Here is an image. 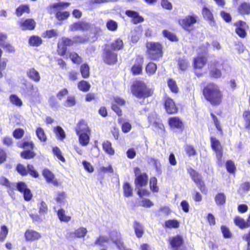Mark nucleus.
Returning a JSON list of instances; mask_svg holds the SVG:
<instances>
[{
  "instance_id": "obj_56",
  "label": "nucleus",
  "mask_w": 250,
  "mask_h": 250,
  "mask_svg": "<svg viewBox=\"0 0 250 250\" xmlns=\"http://www.w3.org/2000/svg\"><path fill=\"white\" fill-rule=\"evenodd\" d=\"M70 16V13L68 11H58L55 14L56 18L59 21H62L66 20Z\"/></svg>"
},
{
  "instance_id": "obj_40",
  "label": "nucleus",
  "mask_w": 250,
  "mask_h": 250,
  "mask_svg": "<svg viewBox=\"0 0 250 250\" xmlns=\"http://www.w3.org/2000/svg\"><path fill=\"white\" fill-rule=\"evenodd\" d=\"M34 149H26L21 152V157L25 160H30L35 157L37 154Z\"/></svg>"
},
{
  "instance_id": "obj_7",
  "label": "nucleus",
  "mask_w": 250,
  "mask_h": 250,
  "mask_svg": "<svg viewBox=\"0 0 250 250\" xmlns=\"http://www.w3.org/2000/svg\"><path fill=\"white\" fill-rule=\"evenodd\" d=\"M103 61L106 64L111 65L118 62V54L111 50L107 44L104 45L102 56Z\"/></svg>"
},
{
  "instance_id": "obj_32",
  "label": "nucleus",
  "mask_w": 250,
  "mask_h": 250,
  "mask_svg": "<svg viewBox=\"0 0 250 250\" xmlns=\"http://www.w3.org/2000/svg\"><path fill=\"white\" fill-rule=\"evenodd\" d=\"M27 77L32 81L38 83L41 80L39 72L34 68L29 69L26 72Z\"/></svg>"
},
{
  "instance_id": "obj_59",
  "label": "nucleus",
  "mask_w": 250,
  "mask_h": 250,
  "mask_svg": "<svg viewBox=\"0 0 250 250\" xmlns=\"http://www.w3.org/2000/svg\"><path fill=\"white\" fill-rule=\"evenodd\" d=\"M66 198V192L64 191H61L58 193L57 197L55 198V200L57 204H59L61 205L62 204H64L65 203Z\"/></svg>"
},
{
  "instance_id": "obj_42",
  "label": "nucleus",
  "mask_w": 250,
  "mask_h": 250,
  "mask_svg": "<svg viewBox=\"0 0 250 250\" xmlns=\"http://www.w3.org/2000/svg\"><path fill=\"white\" fill-rule=\"evenodd\" d=\"M68 57L73 63L80 64L83 62L82 58L76 52H70Z\"/></svg>"
},
{
  "instance_id": "obj_14",
  "label": "nucleus",
  "mask_w": 250,
  "mask_h": 250,
  "mask_svg": "<svg viewBox=\"0 0 250 250\" xmlns=\"http://www.w3.org/2000/svg\"><path fill=\"white\" fill-rule=\"evenodd\" d=\"M235 27V32L240 38H245L247 36L246 28H248V25L245 21L239 20L233 24Z\"/></svg>"
},
{
  "instance_id": "obj_8",
  "label": "nucleus",
  "mask_w": 250,
  "mask_h": 250,
  "mask_svg": "<svg viewBox=\"0 0 250 250\" xmlns=\"http://www.w3.org/2000/svg\"><path fill=\"white\" fill-rule=\"evenodd\" d=\"M210 146L212 149L215 152L217 159V164L221 166L223 164V148L220 142L214 137L210 138Z\"/></svg>"
},
{
  "instance_id": "obj_34",
  "label": "nucleus",
  "mask_w": 250,
  "mask_h": 250,
  "mask_svg": "<svg viewBox=\"0 0 250 250\" xmlns=\"http://www.w3.org/2000/svg\"><path fill=\"white\" fill-rule=\"evenodd\" d=\"M162 35L164 38L167 39L170 42H177L179 41V39L176 34L173 33L168 30H163L162 31Z\"/></svg>"
},
{
  "instance_id": "obj_36",
  "label": "nucleus",
  "mask_w": 250,
  "mask_h": 250,
  "mask_svg": "<svg viewBox=\"0 0 250 250\" xmlns=\"http://www.w3.org/2000/svg\"><path fill=\"white\" fill-rule=\"evenodd\" d=\"M178 65L179 69L182 71H186L190 67L189 61L185 58H180L178 60Z\"/></svg>"
},
{
  "instance_id": "obj_19",
  "label": "nucleus",
  "mask_w": 250,
  "mask_h": 250,
  "mask_svg": "<svg viewBox=\"0 0 250 250\" xmlns=\"http://www.w3.org/2000/svg\"><path fill=\"white\" fill-rule=\"evenodd\" d=\"M208 61L205 56L198 55L193 58V68L194 70L202 69L206 64Z\"/></svg>"
},
{
  "instance_id": "obj_49",
  "label": "nucleus",
  "mask_w": 250,
  "mask_h": 250,
  "mask_svg": "<svg viewBox=\"0 0 250 250\" xmlns=\"http://www.w3.org/2000/svg\"><path fill=\"white\" fill-rule=\"evenodd\" d=\"M36 135L39 140L42 142H45L47 140V136L44 130L41 127H38L36 130Z\"/></svg>"
},
{
  "instance_id": "obj_50",
  "label": "nucleus",
  "mask_w": 250,
  "mask_h": 250,
  "mask_svg": "<svg viewBox=\"0 0 250 250\" xmlns=\"http://www.w3.org/2000/svg\"><path fill=\"white\" fill-rule=\"evenodd\" d=\"M9 101L12 104L18 107H21L23 104L22 100L16 94L10 95Z\"/></svg>"
},
{
  "instance_id": "obj_57",
  "label": "nucleus",
  "mask_w": 250,
  "mask_h": 250,
  "mask_svg": "<svg viewBox=\"0 0 250 250\" xmlns=\"http://www.w3.org/2000/svg\"><path fill=\"white\" fill-rule=\"evenodd\" d=\"M87 232V231L85 228L80 227L74 231V235L76 238H83L85 236Z\"/></svg>"
},
{
  "instance_id": "obj_54",
  "label": "nucleus",
  "mask_w": 250,
  "mask_h": 250,
  "mask_svg": "<svg viewBox=\"0 0 250 250\" xmlns=\"http://www.w3.org/2000/svg\"><path fill=\"white\" fill-rule=\"evenodd\" d=\"M226 168L228 173L234 174L235 173L236 168L234 163L232 160H227L226 163Z\"/></svg>"
},
{
  "instance_id": "obj_43",
  "label": "nucleus",
  "mask_w": 250,
  "mask_h": 250,
  "mask_svg": "<svg viewBox=\"0 0 250 250\" xmlns=\"http://www.w3.org/2000/svg\"><path fill=\"white\" fill-rule=\"evenodd\" d=\"M80 71L83 78L86 79L90 76V67L87 63H85L82 64L80 66Z\"/></svg>"
},
{
  "instance_id": "obj_61",
  "label": "nucleus",
  "mask_w": 250,
  "mask_h": 250,
  "mask_svg": "<svg viewBox=\"0 0 250 250\" xmlns=\"http://www.w3.org/2000/svg\"><path fill=\"white\" fill-rule=\"evenodd\" d=\"M27 168H28V174L34 178H38L39 177V173L36 170L33 165L31 164H27Z\"/></svg>"
},
{
  "instance_id": "obj_1",
  "label": "nucleus",
  "mask_w": 250,
  "mask_h": 250,
  "mask_svg": "<svg viewBox=\"0 0 250 250\" xmlns=\"http://www.w3.org/2000/svg\"><path fill=\"white\" fill-rule=\"evenodd\" d=\"M203 95L205 100L212 106H218L223 101V92L220 87L213 83H209L204 87Z\"/></svg>"
},
{
  "instance_id": "obj_51",
  "label": "nucleus",
  "mask_w": 250,
  "mask_h": 250,
  "mask_svg": "<svg viewBox=\"0 0 250 250\" xmlns=\"http://www.w3.org/2000/svg\"><path fill=\"white\" fill-rule=\"evenodd\" d=\"M167 83L168 88L172 93H177L178 92L179 88L174 80L169 78L167 80Z\"/></svg>"
},
{
  "instance_id": "obj_64",
  "label": "nucleus",
  "mask_w": 250,
  "mask_h": 250,
  "mask_svg": "<svg viewBox=\"0 0 250 250\" xmlns=\"http://www.w3.org/2000/svg\"><path fill=\"white\" fill-rule=\"evenodd\" d=\"M53 154L57 157V158L62 162H65V159L62 155V151L60 148L58 146H55L52 149Z\"/></svg>"
},
{
  "instance_id": "obj_18",
  "label": "nucleus",
  "mask_w": 250,
  "mask_h": 250,
  "mask_svg": "<svg viewBox=\"0 0 250 250\" xmlns=\"http://www.w3.org/2000/svg\"><path fill=\"white\" fill-rule=\"evenodd\" d=\"M90 28V24L85 21H77L70 26V30L72 32L77 31H87Z\"/></svg>"
},
{
  "instance_id": "obj_47",
  "label": "nucleus",
  "mask_w": 250,
  "mask_h": 250,
  "mask_svg": "<svg viewBox=\"0 0 250 250\" xmlns=\"http://www.w3.org/2000/svg\"><path fill=\"white\" fill-rule=\"evenodd\" d=\"M157 69V65L153 62H149L146 66V73L151 76L155 73Z\"/></svg>"
},
{
  "instance_id": "obj_16",
  "label": "nucleus",
  "mask_w": 250,
  "mask_h": 250,
  "mask_svg": "<svg viewBox=\"0 0 250 250\" xmlns=\"http://www.w3.org/2000/svg\"><path fill=\"white\" fill-rule=\"evenodd\" d=\"M20 28L22 31L25 30H33L36 26L35 21L32 18L26 19L25 20L21 19L18 23Z\"/></svg>"
},
{
  "instance_id": "obj_46",
  "label": "nucleus",
  "mask_w": 250,
  "mask_h": 250,
  "mask_svg": "<svg viewBox=\"0 0 250 250\" xmlns=\"http://www.w3.org/2000/svg\"><path fill=\"white\" fill-rule=\"evenodd\" d=\"M214 200L217 205L223 206L226 202V196L224 193H218L215 195Z\"/></svg>"
},
{
  "instance_id": "obj_45",
  "label": "nucleus",
  "mask_w": 250,
  "mask_h": 250,
  "mask_svg": "<svg viewBox=\"0 0 250 250\" xmlns=\"http://www.w3.org/2000/svg\"><path fill=\"white\" fill-rule=\"evenodd\" d=\"M57 216L61 222H68L71 219V216L65 215V210L63 208L58 209Z\"/></svg>"
},
{
  "instance_id": "obj_23",
  "label": "nucleus",
  "mask_w": 250,
  "mask_h": 250,
  "mask_svg": "<svg viewBox=\"0 0 250 250\" xmlns=\"http://www.w3.org/2000/svg\"><path fill=\"white\" fill-rule=\"evenodd\" d=\"M211 66H212L209 70V75L211 78L218 79L222 76L221 70L218 67L219 66V63L217 61L211 62Z\"/></svg>"
},
{
  "instance_id": "obj_6",
  "label": "nucleus",
  "mask_w": 250,
  "mask_h": 250,
  "mask_svg": "<svg viewBox=\"0 0 250 250\" xmlns=\"http://www.w3.org/2000/svg\"><path fill=\"white\" fill-rule=\"evenodd\" d=\"M187 171L192 180L196 184L201 192L207 194L208 189L204 181L202 179L201 174L192 167L188 168Z\"/></svg>"
},
{
  "instance_id": "obj_11",
  "label": "nucleus",
  "mask_w": 250,
  "mask_h": 250,
  "mask_svg": "<svg viewBox=\"0 0 250 250\" xmlns=\"http://www.w3.org/2000/svg\"><path fill=\"white\" fill-rule=\"evenodd\" d=\"M133 62L130 71L133 75H140L143 73V68L144 63V58L138 55L135 58L132 59Z\"/></svg>"
},
{
  "instance_id": "obj_52",
  "label": "nucleus",
  "mask_w": 250,
  "mask_h": 250,
  "mask_svg": "<svg viewBox=\"0 0 250 250\" xmlns=\"http://www.w3.org/2000/svg\"><path fill=\"white\" fill-rule=\"evenodd\" d=\"M76 100L74 96H67L64 103V106L66 107H71L76 104Z\"/></svg>"
},
{
  "instance_id": "obj_37",
  "label": "nucleus",
  "mask_w": 250,
  "mask_h": 250,
  "mask_svg": "<svg viewBox=\"0 0 250 250\" xmlns=\"http://www.w3.org/2000/svg\"><path fill=\"white\" fill-rule=\"evenodd\" d=\"M180 222L176 219H169L165 222L163 227L166 229H178Z\"/></svg>"
},
{
  "instance_id": "obj_9",
  "label": "nucleus",
  "mask_w": 250,
  "mask_h": 250,
  "mask_svg": "<svg viewBox=\"0 0 250 250\" xmlns=\"http://www.w3.org/2000/svg\"><path fill=\"white\" fill-rule=\"evenodd\" d=\"M135 176L134 184L136 187L142 188L146 187L148 183V176L146 172H142L139 167H135L133 169Z\"/></svg>"
},
{
  "instance_id": "obj_20",
  "label": "nucleus",
  "mask_w": 250,
  "mask_h": 250,
  "mask_svg": "<svg viewBox=\"0 0 250 250\" xmlns=\"http://www.w3.org/2000/svg\"><path fill=\"white\" fill-rule=\"evenodd\" d=\"M125 14L129 18H131V21L135 24L141 23L144 21V18L140 16L138 12L131 10L125 11Z\"/></svg>"
},
{
  "instance_id": "obj_58",
  "label": "nucleus",
  "mask_w": 250,
  "mask_h": 250,
  "mask_svg": "<svg viewBox=\"0 0 250 250\" xmlns=\"http://www.w3.org/2000/svg\"><path fill=\"white\" fill-rule=\"evenodd\" d=\"M106 26L109 31L114 32L117 30L118 25L116 21L109 20L106 22Z\"/></svg>"
},
{
  "instance_id": "obj_39",
  "label": "nucleus",
  "mask_w": 250,
  "mask_h": 250,
  "mask_svg": "<svg viewBox=\"0 0 250 250\" xmlns=\"http://www.w3.org/2000/svg\"><path fill=\"white\" fill-rule=\"evenodd\" d=\"M24 13L29 14L30 13V7L27 4H21L16 9L15 14L18 17H21Z\"/></svg>"
},
{
  "instance_id": "obj_21",
  "label": "nucleus",
  "mask_w": 250,
  "mask_h": 250,
  "mask_svg": "<svg viewBox=\"0 0 250 250\" xmlns=\"http://www.w3.org/2000/svg\"><path fill=\"white\" fill-rule=\"evenodd\" d=\"M17 146L18 147L26 149H34L35 148V146L34 142L31 140V137L29 136V139L26 136V137L22 140L21 141L17 143Z\"/></svg>"
},
{
  "instance_id": "obj_13",
  "label": "nucleus",
  "mask_w": 250,
  "mask_h": 250,
  "mask_svg": "<svg viewBox=\"0 0 250 250\" xmlns=\"http://www.w3.org/2000/svg\"><path fill=\"white\" fill-rule=\"evenodd\" d=\"M164 108L168 114H174L178 112V108L173 99L165 97L163 100Z\"/></svg>"
},
{
  "instance_id": "obj_53",
  "label": "nucleus",
  "mask_w": 250,
  "mask_h": 250,
  "mask_svg": "<svg viewBox=\"0 0 250 250\" xmlns=\"http://www.w3.org/2000/svg\"><path fill=\"white\" fill-rule=\"evenodd\" d=\"M184 149L188 157L195 156L197 154L196 149L192 145H186L184 146Z\"/></svg>"
},
{
  "instance_id": "obj_12",
  "label": "nucleus",
  "mask_w": 250,
  "mask_h": 250,
  "mask_svg": "<svg viewBox=\"0 0 250 250\" xmlns=\"http://www.w3.org/2000/svg\"><path fill=\"white\" fill-rule=\"evenodd\" d=\"M16 188L18 191L23 194L25 201L28 202L32 199L33 194L25 183L22 181L17 182L16 183Z\"/></svg>"
},
{
  "instance_id": "obj_25",
  "label": "nucleus",
  "mask_w": 250,
  "mask_h": 250,
  "mask_svg": "<svg viewBox=\"0 0 250 250\" xmlns=\"http://www.w3.org/2000/svg\"><path fill=\"white\" fill-rule=\"evenodd\" d=\"M107 45L111 50L116 52L123 50L125 47L123 40L120 38L115 39L112 42Z\"/></svg>"
},
{
  "instance_id": "obj_55",
  "label": "nucleus",
  "mask_w": 250,
  "mask_h": 250,
  "mask_svg": "<svg viewBox=\"0 0 250 250\" xmlns=\"http://www.w3.org/2000/svg\"><path fill=\"white\" fill-rule=\"evenodd\" d=\"M150 189L153 192H158L159 188L157 186V179L155 177H152L149 180Z\"/></svg>"
},
{
  "instance_id": "obj_62",
  "label": "nucleus",
  "mask_w": 250,
  "mask_h": 250,
  "mask_svg": "<svg viewBox=\"0 0 250 250\" xmlns=\"http://www.w3.org/2000/svg\"><path fill=\"white\" fill-rule=\"evenodd\" d=\"M24 130L21 128L15 129L12 133L13 137L17 140L21 139L24 136Z\"/></svg>"
},
{
  "instance_id": "obj_10",
  "label": "nucleus",
  "mask_w": 250,
  "mask_h": 250,
  "mask_svg": "<svg viewBox=\"0 0 250 250\" xmlns=\"http://www.w3.org/2000/svg\"><path fill=\"white\" fill-rule=\"evenodd\" d=\"M198 20V17L196 15H188L183 18L179 19L178 23L183 29L190 32L192 26L197 22Z\"/></svg>"
},
{
  "instance_id": "obj_24",
  "label": "nucleus",
  "mask_w": 250,
  "mask_h": 250,
  "mask_svg": "<svg viewBox=\"0 0 250 250\" xmlns=\"http://www.w3.org/2000/svg\"><path fill=\"white\" fill-rule=\"evenodd\" d=\"M75 130L76 133L91 132V129L88 126L87 123L84 119H81L79 121Z\"/></svg>"
},
{
  "instance_id": "obj_3",
  "label": "nucleus",
  "mask_w": 250,
  "mask_h": 250,
  "mask_svg": "<svg viewBox=\"0 0 250 250\" xmlns=\"http://www.w3.org/2000/svg\"><path fill=\"white\" fill-rule=\"evenodd\" d=\"M87 41V39L83 37L77 35L73 38V40L69 38L62 37L61 42L57 44V54L62 57H64L68 51L67 46H71L74 44L83 43Z\"/></svg>"
},
{
  "instance_id": "obj_33",
  "label": "nucleus",
  "mask_w": 250,
  "mask_h": 250,
  "mask_svg": "<svg viewBox=\"0 0 250 250\" xmlns=\"http://www.w3.org/2000/svg\"><path fill=\"white\" fill-rule=\"evenodd\" d=\"M123 190L125 197L128 198L133 196V190L129 182H125L123 183Z\"/></svg>"
},
{
  "instance_id": "obj_2",
  "label": "nucleus",
  "mask_w": 250,
  "mask_h": 250,
  "mask_svg": "<svg viewBox=\"0 0 250 250\" xmlns=\"http://www.w3.org/2000/svg\"><path fill=\"white\" fill-rule=\"evenodd\" d=\"M132 94L139 99H146L153 96L154 88L149 87L144 81L136 79L130 86Z\"/></svg>"
},
{
  "instance_id": "obj_28",
  "label": "nucleus",
  "mask_w": 250,
  "mask_h": 250,
  "mask_svg": "<svg viewBox=\"0 0 250 250\" xmlns=\"http://www.w3.org/2000/svg\"><path fill=\"white\" fill-rule=\"evenodd\" d=\"M102 148L105 153L109 156H113L115 153L112 143L108 140L104 141L102 143Z\"/></svg>"
},
{
  "instance_id": "obj_60",
  "label": "nucleus",
  "mask_w": 250,
  "mask_h": 250,
  "mask_svg": "<svg viewBox=\"0 0 250 250\" xmlns=\"http://www.w3.org/2000/svg\"><path fill=\"white\" fill-rule=\"evenodd\" d=\"M202 15L204 18L208 20L213 21L214 20L213 16L210 10L206 7H204L202 11Z\"/></svg>"
},
{
  "instance_id": "obj_4",
  "label": "nucleus",
  "mask_w": 250,
  "mask_h": 250,
  "mask_svg": "<svg viewBox=\"0 0 250 250\" xmlns=\"http://www.w3.org/2000/svg\"><path fill=\"white\" fill-rule=\"evenodd\" d=\"M146 55L151 61H159L164 55V46L157 42H148L146 43Z\"/></svg>"
},
{
  "instance_id": "obj_15",
  "label": "nucleus",
  "mask_w": 250,
  "mask_h": 250,
  "mask_svg": "<svg viewBox=\"0 0 250 250\" xmlns=\"http://www.w3.org/2000/svg\"><path fill=\"white\" fill-rule=\"evenodd\" d=\"M167 123L171 129H176L183 131L185 129L184 124L179 117L174 116L169 117Z\"/></svg>"
},
{
  "instance_id": "obj_41",
  "label": "nucleus",
  "mask_w": 250,
  "mask_h": 250,
  "mask_svg": "<svg viewBox=\"0 0 250 250\" xmlns=\"http://www.w3.org/2000/svg\"><path fill=\"white\" fill-rule=\"evenodd\" d=\"M53 131L58 139L60 141H63L66 138V134L64 130L60 126H57L53 129Z\"/></svg>"
},
{
  "instance_id": "obj_26",
  "label": "nucleus",
  "mask_w": 250,
  "mask_h": 250,
  "mask_svg": "<svg viewBox=\"0 0 250 250\" xmlns=\"http://www.w3.org/2000/svg\"><path fill=\"white\" fill-rule=\"evenodd\" d=\"M24 237L27 241H34L41 237V234L34 230L27 229L24 232Z\"/></svg>"
},
{
  "instance_id": "obj_35",
  "label": "nucleus",
  "mask_w": 250,
  "mask_h": 250,
  "mask_svg": "<svg viewBox=\"0 0 250 250\" xmlns=\"http://www.w3.org/2000/svg\"><path fill=\"white\" fill-rule=\"evenodd\" d=\"M42 38L37 35L31 36L28 40V43L31 46H39L42 43Z\"/></svg>"
},
{
  "instance_id": "obj_63",
  "label": "nucleus",
  "mask_w": 250,
  "mask_h": 250,
  "mask_svg": "<svg viewBox=\"0 0 250 250\" xmlns=\"http://www.w3.org/2000/svg\"><path fill=\"white\" fill-rule=\"evenodd\" d=\"M58 36V33L55 29L48 30L42 33V37L44 38L50 39L56 37Z\"/></svg>"
},
{
  "instance_id": "obj_38",
  "label": "nucleus",
  "mask_w": 250,
  "mask_h": 250,
  "mask_svg": "<svg viewBox=\"0 0 250 250\" xmlns=\"http://www.w3.org/2000/svg\"><path fill=\"white\" fill-rule=\"evenodd\" d=\"M77 87L80 91L87 92L90 89L91 85L88 82L83 80L78 83Z\"/></svg>"
},
{
  "instance_id": "obj_5",
  "label": "nucleus",
  "mask_w": 250,
  "mask_h": 250,
  "mask_svg": "<svg viewBox=\"0 0 250 250\" xmlns=\"http://www.w3.org/2000/svg\"><path fill=\"white\" fill-rule=\"evenodd\" d=\"M125 104L126 101L122 97L116 96H113L112 98L111 108L119 117L118 123L120 125H122L123 121V119L122 118L123 116V111L120 108V106H125Z\"/></svg>"
},
{
  "instance_id": "obj_22",
  "label": "nucleus",
  "mask_w": 250,
  "mask_h": 250,
  "mask_svg": "<svg viewBox=\"0 0 250 250\" xmlns=\"http://www.w3.org/2000/svg\"><path fill=\"white\" fill-rule=\"evenodd\" d=\"M233 221L235 225L240 229H243L250 227V214L246 221L239 216H236Z\"/></svg>"
},
{
  "instance_id": "obj_48",
  "label": "nucleus",
  "mask_w": 250,
  "mask_h": 250,
  "mask_svg": "<svg viewBox=\"0 0 250 250\" xmlns=\"http://www.w3.org/2000/svg\"><path fill=\"white\" fill-rule=\"evenodd\" d=\"M15 169L21 176H26L28 174V168L22 164L18 163L16 166Z\"/></svg>"
},
{
  "instance_id": "obj_27",
  "label": "nucleus",
  "mask_w": 250,
  "mask_h": 250,
  "mask_svg": "<svg viewBox=\"0 0 250 250\" xmlns=\"http://www.w3.org/2000/svg\"><path fill=\"white\" fill-rule=\"evenodd\" d=\"M238 13L242 16L250 14V2L244 1L241 2L237 9Z\"/></svg>"
},
{
  "instance_id": "obj_30",
  "label": "nucleus",
  "mask_w": 250,
  "mask_h": 250,
  "mask_svg": "<svg viewBox=\"0 0 250 250\" xmlns=\"http://www.w3.org/2000/svg\"><path fill=\"white\" fill-rule=\"evenodd\" d=\"M242 122L246 129L250 130V109H245L242 115Z\"/></svg>"
},
{
  "instance_id": "obj_31",
  "label": "nucleus",
  "mask_w": 250,
  "mask_h": 250,
  "mask_svg": "<svg viewBox=\"0 0 250 250\" xmlns=\"http://www.w3.org/2000/svg\"><path fill=\"white\" fill-rule=\"evenodd\" d=\"M133 227L136 237L139 238L142 237L144 233V228L142 224L135 220L133 222Z\"/></svg>"
},
{
  "instance_id": "obj_17",
  "label": "nucleus",
  "mask_w": 250,
  "mask_h": 250,
  "mask_svg": "<svg viewBox=\"0 0 250 250\" xmlns=\"http://www.w3.org/2000/svg\"><path fill=\"white\" fill-rule=\"evenodd\" d=\"M42 175L47 183H51L54 186H59L58 181L55 178V174L48 168H44L42 171Z\"/></svg>"
},
{
  "instance_id": "obj_29",
  "label": "nucleus",
  "mask_w": 250,
  "mask_h": 250,
  "mask_svg": "<svg viewBox=\"0 0 250 250\" xmlns=\"http://www.w3.org/2000/svg\"><path fill=\"white\" fill-rule=\"evenodd\" d=\"M91 133V132L76 133L78 136L79 142L82 146H85L88 145Z\"/></svg>"
},
{
  "instance_id": "obj_44",
  "label": "nucleus",
  "mask_w": 250,
  "mask_h": 250,
  "mask_svg": "<svg viewBox=\"0 0 250 250\" xmlns=\"http://www.w3.org/2000/svg\"><path fill=\"white\" fill-rule=\"evenodd\" d=\"M70 2L60 1L50 5V7L51 9H56L59 10H62L67 8L70 6Z\"/></svg>"
}]
</instances>
